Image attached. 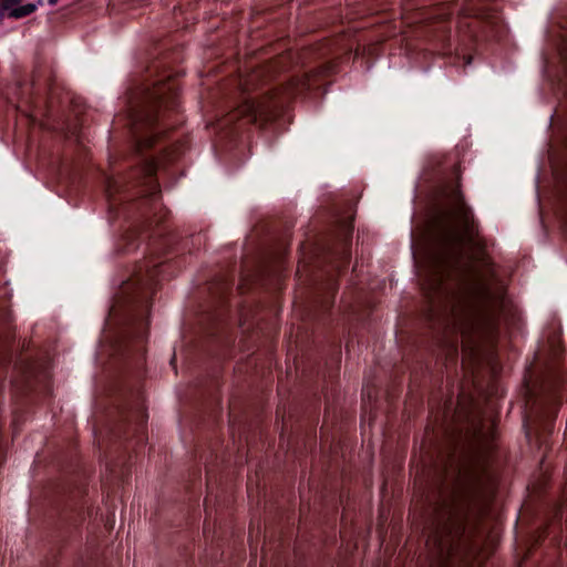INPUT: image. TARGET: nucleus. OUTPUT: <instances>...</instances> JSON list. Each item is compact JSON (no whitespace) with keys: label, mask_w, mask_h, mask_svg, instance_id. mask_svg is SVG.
Listing matches in <instances>:
<instances>
[{"label":"nucleus","mask_w":567,"mask_h":567,"mask_svg":"<svg viewBox=\"0 0 567 567\" xmlns=\"http://www.w3.org/2000/svg\"><path fill=\"white\" fill-rule=\"evenodd\" d=\"M457 179L458 169L453 167L451 175L439 184L435 193L439 216L431 254L433 274L425 288L431 302V316H436V299L454 298L445 280L462 262L464 247L475 245L478 236V224L464 202Z\"/></svg>","instance_id":"f257e3e1"},{"label":"nucleus","mask_w":567,"mask_h":567,"mask_svg":"<svg viewBox=\"0 0 567 567\" xmlns=\"http://www.w3.org/2000/svg\"><path fill=\"white\" fill-rule=\"evenodd\" d=\"M312 86L311 79L308 74L301 78H293L281 89H276L262 99L247 96L244 97L241 104L234 110L227 117L226 124H230L236 120H243L247 124H252L258 118L267 120L272 114L274 110L282 104L287 99H290L305 90Z\"/></svg>","instance_id":"f03ea898"},{"label":"nucleus","mask_w":567,"mask_h":567,"mask_svg":"<svg viewBox=\"0 0 567 567\" xmlns=\"http://www.w3.org/2000/svg\"><path fill=\"white\" fill-rule=\"evenodd\" d=\"M178 84L168 79L156 83L143 91L141 104L133 110L131 117L133 126L145 125L153 130L161 110H175L178 105ZM135 134L138 127H135Z\"/></svg>","instance_id":"7ed1b4c3"},{"label":"nucleus","mask_w":567,"mask_h":567,"mask_svg":"<svg viewBox=\"0 0 567 567\" xmlns=\"http://www.w3.org/2000/svg\"><path fill=\"white\" fill-rule=\"evenodd\" d=\"M503 307V297L498 296L491 299L489 295H487L484 309L480 310L477 313L466 315V318H462L453 306L450 313H447L444 318V324L455 334L458 332L461 334L467 333V328H471L475 331L485 329L487 332H494L497 328L498 318Z\"/></svg>","instance_id":"20e7f679"},{"label":"nucleus","mask_w":567,"mask_h":567,"mask_svg":"<svg viewBox=\"0 0 567 567\" xmlns=\"http://www.w3.org/2000/svg\"><path fill=\"white\" fill-rule=\"evenodd\" d=\"M426 546L440 564H446L454 551V537L450 523H439L429 535Z\"/></svg>","instance_id":"39448f33"},{"label":"nucleus","mask_w":567,"mask_h":567,"mask_svg":"<svg viewBox=\"0 0 567 567\" xmlns=\"http://www.w3.org/2000/svg\"><path fill=\"white\" fill-rule=\"evenodd\" d=\"M155 165L153 163H147L144 167L145 175L147 177V184H148V195L152 200H154L158 195L157 185L153 181L152 176L155 173Z\"/></svg>","instance_id":"423d86ee"},{"label":"nucleus","mask_w":567,"mask_h":567,"mask_svg":"<svg viewBox=\"0 0 567 567\" xmlns=\"http://www.w3.org/2000/svg\"><path fill=\"white\" fill-rule=\"evenodd\" d=\"M122 188V182L117 181L115 178H107L106 186H105V193L110 202L115 200L114 196L116 193L121 192Z\"/></svg>","instance_id":"0eeeda50"},{"label":"nucleus","mask_w":567,"mask_h":567,"mask_svg":"<svg viewBox=\"0 0 567 567\" xmlns=\"http://www.w3.org/2000/svg\"><path fill=\"white\" fill-rule=\"evenodd\" d=\"M557 214L559 215L561 223L567 224V195L563 196L561 207L559 208V212Z\"/></svg>","instance_id":"6e6552de"},{"label":"nucleus","mask_w":567,"mask_h":567,"mask_svg":"<svg viewBox=\"0 0 567 567\" xmlns=\"http://www.w3.org/2000/svg\"><path fill=\"white\" fill-rule=\"evenodd\" d=\"M146 326H147V322L146 323H138L137 332H136V336H135V338L138 341H143L145 339V337H146Z\"/></svg>","instance_id":"1a4fd4ad"},{"label":"nucleus","mask_w":567,"mask_h":567,"mask_svg":"<svg viewBox=\"0 0 567 567\" xmlns=\"http://www.w3.org/2000/svg\"><path fill=\"white\" fill-rule=\"evenodd\" d=\"M140 143L146 147H151L155 143V140H154L153 135L151 137H145V138L141 137Z\"/></svg>","instance_id":"9d476101"},{"label":"nucleus","mask_w":567,"mask_h":567,"mask_svg":"<svg viewBox=\"0 0 567 567\" xmlns=\"http://www.w3.org/2000/svg\"><path fill=\"white\" fill-rule=\"evenodd\" d=\"M447 348L450 352H455L457 348V338L447 341Z\"/></svg>","instance_id":"9b49d317"},{"label":"nucleus","mask_w":567,"mask_h":567,"mask_svg":"<svg viewBox=\"0 0 567 567\" xmlns=\"http://www.w3.org/2000/svg\"><path fill=\"white\" fill-rule=\"evenodd\" d=\"M259 75H260V72H259V71H258V72H255L254 74H251V75L249 76V79L247 80V83H246V84H247V85L252 84V83H254V82L259 78Z\"/></svg>","instance_id":"f8f14e48"},{"label":"nucleus","mask_w":567,"mask_h":567,"mask_svg":"<svg viewBox=\"0 0 567 567\" xmlns=\"http://www.w3.org/2000/svg\"><path fill=\"white\" fill-rule=\"evenodd\" d=\"M58 1H59V0H48V2H49V4H50V6H54V4H56V2H58Z\"/></svg>","instance_id":"ddd939ff"},{"label":"nucleus","mask_w":567,"mask_h":567,"mask_svg":"<svg viewBox=\"0 0 567 567\" xmlns=\"http://www.w3.org/2000/svg\"><path fill=\"white\" fill-rule=\"evenodd\" d=\"M330 290H331V291H334V290H336V286H334V284H331V285H330Z\"/></svg>","instance_id":"4468645a"},{"label":"nucleus","mask_w":567,"mask_h":567,"mask_svg":"<svg viewBox=\"0 0 567 567\" xmlns=\"http://www.w3.org/2000/svg\"><path fill=\"white\" fill-rule=\"evenodd\" d=\"M343 258H344V260L348 259V252L347 251L343 252Z\"/></svg>","instance_id":"2eb2a0df"}]
</instances>
